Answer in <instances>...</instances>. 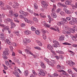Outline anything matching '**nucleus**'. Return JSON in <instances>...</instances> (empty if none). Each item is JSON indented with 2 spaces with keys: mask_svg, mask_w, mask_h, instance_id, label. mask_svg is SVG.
Wrapping results in <instances>:
<instances>
[{
  "mask_svg": "<svg viewBox=\"0 0 77 77\" xmlns=\"http://www.w3.org/2000/svg\"><path fill=\"white\" fill-rule=\"evenodd\" d=\"M36 42H37V43L38 44V45L39 46H42V44L40 41H39V40H36Z\"/></svg>",
  "mask_w": 77,
  "mask_h": 77,
  "instance_id": "4468645a",
  "label": "nucleus"
},
{
  "mask_svg": "<svg viewBox=\"0 0 77 77\" xmlns=\"http://www.w3.org/2000/svg\"><path fill=\"white\" fill-rule=\"evenodd\" d=\"M13 74H14L16 76H17V77H18V75H19V73L17 72H14L13 73Z\"/></svg>",
  "mask_w": 77,
  "mask_h": 77,
  "instance_id": "2f4dec72",
  "label": "nucleus"
},
{
  "mask_svg": "<svg viewBox=\"0 0 77 77\" xmlns=\"http://www.w3.org/2000/svg\"><path fill=\"white\" fill-rule=\"evenodd\" d=\"M72 46H73V47H75L76 48H77V45L76 44H73L72 45Z\"/></svg>",
  "mask_w": 77,
  "mask_h": 77,
  "instance_id": "338daca9",
  "label": "nucleus"
},
{
  "mask_svg": "<svg viewBox=\"0 0 77 77\" xmlns=\"http://www.w3.org/2000/svg\"><path fill=\"white\" fill-rule=\"evenodd\" d=\"M24 74L26 76H27L28 74H29V72H28V71L26 70L25 71Z\"/></svg>",
  "mask_w": 77,
  "mask_h": 77,
  "instance_id": "72a5a7b5",
  "label": "nucleus"
},
{
  "mask_svg": "<svg viewBox=\"0 0 77 77\" xmlns=\"http://www.w3.org/2000/svg\"><path fill=\"white\" fill-rule=\"evenodd\" d=\"M41 3L42 4V5H45L46 4H48V3H47L45 2L42 1L41 2Z\"/></svg>",
  "mask_w": 77,
  "mask_h": 77,
  "instance_id": "79ce46f5",
  "label": "nucleus"
},
{
  "mask_svg": "<svg viewBox=\"0 0 77 77\" xmlns=\"http://www.w3.org/2000/svg\"><path fill=\"white\" fill-rule=\"evenodd\" d=\"M68 72L70 74H72V70L71 69H68Z\"/></svg>",
  "mask_w": 77,
  "mask_h": 77,
  "instance_id": "c756f323",
  "label": "nucleus"
},
{
  "mask_svg": "<svg viewBox=\"0 0 77 77\" xmlns=\"http://www.w3.org/2000/svg\"><path fill=\"white\" fill-rule=\"evenodd\" d=\"M50 51L51 52V53H53L55 55H56V53H55V52H54V51H53V50H50Z\"/></svg>",
  "mask_w": 77,
  "mask_h": 77,
  "instance_id": "e2e57ef3",
  "label": "nucleus"
},
{
  "mask_svg": "<svg viewBox=\"0 0 77 77\" xmlns=\"http://www.w3.org/2000/svg\"><path fill=\"white\" fill-rule=\"evenodd\" d=\"M8 29H9V28H3L2 29V32H4L5 30H7Z\"/></svg>",
  "mask_w": 77,
  "mask_h": 77,
  "instance_id": "09e8293b",
  "label": "nucleus"
},
{
  "mask_svg": "<svg viewBox=\"0 0 77 77\" xmlns=\"http://www.w3.org/2000/svg\"><path fill=\"white\" fill-rule=\"evenodd\" d=\"M66 19L67 20H68V21H70V20H71V18L69 17H67Z\"/></svg>",
  "mask_w": 77,
  "mask_h": 77,
  "instance_id": "052dcab7",
  "label": "nucleus"
},
{
  "mask_svg": "<svg viewBox=\"0 0 77 77\" xmlns=\"http://www.w3.org/2000/svg\"><path fill=\"white\" fill-rule=\"evenodd\" d=\"M3 53L4 54H2V55H7V56H8V55H9V52H6L5 51H4Z\"/></svg>",
  "mask_w": 77,
  "mask_h": 77,
  "instance_id": "5701e85b",
  "label": "nucleus"
},
{
  "mask_svg": "<svg viewBox=\"0 0 77 77\" xmlns=\"http://www.w3.org/2000/svg\"><path fill=\"white\" fill-rule=\"evenodd\" d=\"M63 29L64 30H67L68 29H69V28L67 26H64L63 27Z\"/></svg>",
  "mask_w": 77,
  "mask_h": 77,
  "instance_id": "393cba45",
  "label": "nucleus"
},
{
  "mask_svg": "<svg viewBox=\"0 0 77 77\" xmlns=\"http://www.w3.org/2000/svg\"><path fill=\"white\" fill-rule=\"evenodd\" d=\"M31 29L32 31H35L36 30V28L33 26H32L31 27Z\"/></svg>",
  "mask_w": 77,
  "mask_h": 77,
  "instance_id": "37998d69",
  "label": "nucleus"
},
{
  "mask_svg": "<svg viewBox=\"0 0 77 77\" xmlns=\"http://www.w3.org/2000/svg\"><path fill=\"white\" fill-rule=\"evenodd\" d=\"M51 16L52 18H57V15H56V14L54 12L52 13L51 14Z\"/></svg>",
  "mask_w": 77,
  "mask_h": 77,
  "instance_id": "f03ea898",
  "label": "nucleus"
},
{
  "mask_svg": "<svg viewBox=\"0 0 77 77\" xmlns=\"http://www.w3.org/2000/svg\"><path fill=\"white\" fill-rule=\"evenodd\" d=\"M59 40L60 41H63L64 40V36L63 35L61 36L59 38Z\"/></svg>",
  "mask_w": 77,
  "mask_h": 77,
  "instance_id": "9d476101",
  "label": "nucleus"
},
{
  "mask_svg": "<svg viewBox=\"0 0 77 77\" xmlns=\"http://www.w3.org/2000/svg\"><path fill=\"white\" fill-rule=\"evenodd\" d=\"M19 17L20 18H22V19H24V17L22 15H20L19 16Z\"/></svg>",
  "mask_w": 77,
  "mask_h": 77,
  "instance_id": "4d7b16f0",
  "label": "nucleus"
},
{
  "mask_svg": "<svg viewBox=\"0 0 77 77\" xmlns=\"http://www.w3.org/2000/svg\"><path fill=\"white\" fill-rule=\"evenodd\" d=\"M34 48L36 49V50H41V48L39 47H35Z\"/></svg>",
  "mask_w": 77,
  "mask_h": 77,
  "instance_id": "c03bdc74",
  "label": "nucleus"
},
{
  "mask_svg": "<svg viewBox=\"0 0 77 77\" xmlns=\"http://www.w3.org/2000/svg\"><path fill=\"white\" fill-rule=\"evenodd\" d=\"M72 20L75 23L77 22V18H76L72 17Z\"/></svg>",
  "mask_w": 77,
  "mask_h": 77,
  "instance_id": "412c9836",
  "label": "nucleus"
},
{
  "mask_svg": "<svg viewBox=\"0 0 77 77\" xmlns=\"http://www.w3.org/2000/svg\"><path fill=\"white\" fill-rule=\"evenodd\" d=\"M7 20L8 21V22H10L11 23V22H12V20L10 18H8L7 19Z\"/></svg>",
  "mask_w": 77,
  "mask_h": 77,
  "instance_id": "4c0bfd02",
  "label": "nucleus"
},
{
  "mask_svg": "<svg viewBox=\"0 0 77 77\" xmlns=\"http://www.w3.org/2000/svg\"><path fill=\"white\" fill-rule=\"evenodd\" d=\"M47 63L48 65H50V66H54V64H53L52 62L51 61H49Z\"/></svg>",
  "mask_w": 77,
  "mask_h": 77,
  "instance_id": "ddd939ff",
  "label": "nucleus"
},
{
  "mask_svg": "<svg viewBox=\"0 0 77 77\" xmlns=\"http://www.w3.org/2000/svg\"><path fill=\"white\" fill-rule=\"evenodd\" d=\"M24 33L25 35H30L31 34V32L28 30H26L24 31Z\"/></svg>",
  "mask_w": 77,
  "mask_h": 77,
  "instance_id": "20e7f679",
  "label": "nucleus"
},
{
  "mask_svg": "<svg viewBox=\"0 0 77 77\" xmlns=\"http://www.w3.org/2000/svg\"><path fill=\"white\" fill-rule=\"evenodd\" d=\"M53 43L54 44H56V45H59V42L57 41L56 40H54L53 41Z\"/></svg>",
  "mask_w": 77,
  "mask_h": 77,
  "instance_id": "c85d7f7f",
  "label": "nucleus"
},
{
  "mask_svg": "<svg viewBox=\"0 0 77 77\" xmlns=\"http://www.w3.org/2000/svg\"><path fill=\"white\" fill-rule=\"evenodd\" d=\"M32 72L34 74V75H37V73L35 72V71H34V70H32Z\"/></svg>",
  "mask_w": 77,
  "mask_h": 77,
  "instance_id": "0e129e2a",
  "label": "nucleus"
},
{
  "mask_svg": "<svg viewBox=\"0 0 77 77\" xmlns=\"http://www.w3.org/2000/svg\"><path fill=\"white\" fill-rule=\"evenodd\" d=\"M0 39H2V40H5V38H4L3 37H0Z\"/></svg>",
  "mask_w": 77,
  "mask_h": 77,
  "instance_id": "69168bd1",
  "label": "nucleus"
},
{
  "mask_svg": "<svg viewBox=\"0 0 77 77\" xmlns=\"http://www.w3.org/2000/svg\"><path fill=\"white\" fill-rule=\"evenodd\" d=\"M33 21H35L36 22H38V19L36 17H33Z\"/></svg>",
  "mask_w": 77,
  "mask_h": 77,
  "instance_id": "c9c22d12",
  "label": "nucleus"
},
{
  "mask_svg": "<svg viewBox=\"0 0 77 77\" xmlns=\"http://www.w3.org/2000/svg\"><path fill=\"white\" fill-rule=\"evenodd\" d=\"M19 13L20 14H23V15H24L25 16H26V15H27V13H25L24 12V11H22V10H20V11H19Z\"/></svg>",
  "mask_w": 77,
  "mask_h": 77,
  "instance_id": "9b49d317",
  "label": "nucleus"
},
{
  "mask_svg": "<svg viewBox=\"0 0 77 77\" xmlns=\"http://www.w3.org/2000/svg\"><path fill=\"white\" fill-rule=\"evenodd\" d=\"M69 31H71L72 33H74L75 32V28H74L72 29H71V28H69Z\"/></svg>",
  "mask_w": 77,
  "mask_h": 77,
  "instance_id": "6e6552de",
  "label": "nucleus"
},
{
  "mask_svg": "<svg viewBox=\"0 0 77 77\" xmlns=\"http://www.w3.org/2000/svg\"><path fill=\"white\" fill-rule=\"evenodd\" d=\"M38 71L39 72V74L42 76H45V73L44 72L42 69H40L38 70Z\"/></svg>",
  "mask_w": 77,
  "mask_h": 77,
  "instance_id": "f257e3e1",
  "label": "nucleus"
},
{
  "mask_svg": "<svg viewBox=\"0 0 77 77\" xmlns=\"http://www.w3.org/2000/svg\"><path fill=\"white\" fill-rule=\"evenodd\" d=\"M13 15L15 17H17L18 16V14L17 13H15Z\"/></svg>",
  "mask_w": 77,
  "mask_h": 77,
  "instance_id": "5fc2aeb1",
  "label": "nucleus"
},
{
  "mask_svg": "<svg viewBox=\"0 0 77 77\" xmlns=\"http://www.w3.org/2000/svg\"><path fill=\"white\" fill-rule=\"evenodd\" d=\"M34 8L35 9H38V5L36 3H34Z\"/></svg>",
  "mask_w": 77,
  "mask_h": 77,
  "instance_id": "ea45409f",
  "label": "nucleus"
},
{
  "mask_svg": "<svg viewBox=\"0 0 77 77\" xmlns=\"http://www.w3.org/2000/svg\"><path fill=\"white\" fill-rule=\"evenodd\" d=\"M35 33L37 35H39L40 34V32L38 30H36L35 31Z\"/></svg>",
  "mask_w": 77,
  "mask_h": 77,
  "instance_id": "49530a36",
  "label": "nucleus"
},
{
  "mask_svg": "<svg viewBox=\"0 0 77 77\" xmlns=\"http://www.w3.org/2000/svg\"><path fill=\"white\" fill-rule=\"evenodd\" d=\"M11 29H12L13 28H14V27H15L16 26V25L13 22H11Z\"/></svg>",
  "mask_w": 77,
  "mask_h": 77,
  "instance_id": "7ed1b4c3",
  "label": "nucleus"
},
{
  "mask_svg": "<svg viewBox=\"0 0 77 77\" xmlns=\"http://www.w3.org/2000/svg\"><path fill=\"white\" fill-rule=\"evenodd\" d=\"M47 48L49 49V50H53V48L52 46L49 44L48 45Z\"/></svg>",
  "mask_w": 77,
  "mask_h": 77,
  "instance_id": "0eeeda50",
  "label": "nucleus"
},
{
  "mask_svg": "<svg viewBox=\"0 0 77 77\" xmlns=\"http://www.w3.org/2000/svg\"><path fill=\"white\" fill-rule=\"evenodd\" d=\"M43 38L44 39H45L47 38V37H46V35L45 34H42Z\"/></svg>",
  "mask_w": 77,
  "mask_h": 77,
  "instance_id": "de8ad7c7",
  "label": "nucleus"
},
{
  "mask_svg": "<svg viewBox=\"0 0 77 77\" xmlns=\"http://www.w3.org/2000/svg\"><path fill=\"white\" fill-rule=\"evenodd\" d=\"M65 4L66 5H71V2L69 1H66L65 2Z\"/></svg>",
  "mask_w": 77,
  "mask_h": 77,
  "instance_id": "1a4fd4ad",
  "label": "nucleus"
},
{
  "mask_svg": "<svg viewBox=\"0 0 77 77\" xmlns=\"http://www.w3.org/2000/svg\"><path fill=\"white\" fill-rule=\"evenodd\" d=\"M66 63L67 65H69L70 63H72V64H73V63H74V62H72V61L71 60H70L69 61H67L66 62Z\"/></svg>",
  "mask_w": 77,
  "mask_h": 77,
  "instance_id": "aec40b11",
  "label": "nucleus"
},
{
  "mask_svg": "<svg viewBox=\"0 0 77 77\" xmlns=\"http://www.w3.org/2000/svg\"><path fill=\"white\" fill-rule=\"evenodd\" d=\"M31 41L29 39H27V38H26L24 41H23L24 43H29V42H30Z\"/></svg>",
  "mask_w": 77,
  "mask_h": 77,
  "instance_id": "f8f14e48",
  "label": "nucleus"
},
{
  "mask_svg": "<svg viewBox=\"0 0 77 77\" xmlns=\"http://www.w3.org/2000/svg\"><path fill=\"white\" fill-rule=\"evenodd\" d=\"M60 8H58L56 10V12H57V13H59V12H60Z\"/></svg>",
  "mask_w": 77,
  "mask_h": 77,
  "instance_id": "774afa93",
  "label": "nucleus"
},
{
  "mask_svg": "<svg viewBox=\"0 0 77 77\" xmlns=\"http://www.w3.org/2000/svg\"><path fill=\"white\" fill-rule=\"evenodd\" d=\"M41 66L42 68L45 69V65L44 64V63L43 62L41 63Z\"/></svg>",
  "mask_w": 77,
  "mask_h": 77,
  "instance_id": "a211bd4d",
  "label": "nucleus"
},
{
  "mask_svg": "<svg viewBox=\"0 0 77 77\" xmlns=\"http://www.w3.org/2000/svg\"><path fill=\"white\" fill-rule=\"evenodd\" d=\"M62 44L63 45H71V44L66 42L63 43Z\"/></svg>",
  "mask_w": 77,
  "mask_h": 77,
  "instance_id": "bb28decb",
  "label": "nucleus"
},
{
  "mask_svg": "<svg viewBox=\"0 0 77 77\" xmlns=\"http://www.w3.org/2000/svg\"><path fill=\"white\" fill-rule=\"evenodd\" d=\"M57 5L59 7H61L62 6V4L61 3H58L57 4Z\"/></svg>",
  "mask_w": 77,
  "mask_h": 77,
  "instance_id": "3c124183",
  "label": "nucleus"
},
{
  "mask_svg": "<svg viewBox=\"0 0 77 77\" xmlns=\"http://www.w3.org/2000/svg\"><path fill=\"white\" fill-rule=\"evenodd\" d=\"M63 24H64V22H63L60 21L57 23V25L58 26H61L63 25Z\"/></svg>",
  "mask_w": 77,
  "mask_h": 77,
  "instance_id": "f3484780",
  "label": "nucleus"
},
{
  "mask_svg": "<svg viewBox=\"0 0 77 77\" xmlns=\"http://www.w3.org/2000/svg\"><path fill=\"white\" fill-rule=\"evenodd\" d=\"M6 7L7 9H9V10H10V9H11V7H10V6L8 5H6Z\"/></svg>",
  "mask_w": 77,
  "mask_h": 77,
  "instance_id": "a18cd8bd",
  "label": "nucleus"
},
{
  "mask_svg": "<svg viewBox=\"0 0 77 77\" xmlns=\"http://www.w3.org/2000/svg\"><path fill=\"white\" fill-rule=\"evenodd\" d=\"M57 52L58 53H59V54H63V52L61 51H57Z\"/></svg>",
  "mask_w": 77,
  "mask_h": 77,
  "instance_id": "8fccbe9b",
  "label": "nucleus"
},
{
  "mask_svg": "<svg viewBox=\"0 0 77 77\" xmlns=\"http://www.w3.org/2000/svg\"><path fill=\"white\" fill-rule=\"evenodd\" d=\"M4 51H5L6 52H8L9 53V49L8 48H5Z\"/></svg>",
  "mask_w": 77,
  "mask_h": 77,
  "instance_id": "680f3d73",
  "label": "nucleus"
},
{
  "mask_svg": "<svg viewBox=\"0 0 77 77\" xmlns=\"http://www.w3.org/2000/svg\"><path fill=\"white\" fill-rule=\"evenodd\" d=\"M6 42L8 45H11L12 44V43L11 42L9 41V40L8 39H6Z\"/></svg>",
  "mask_w": 77,
  "mask_h": 77,
  "instance_id": "6ab92c4d",
  "label": "nucleus"
},
{
  "mask_svg": "<svg viewBox=\"0 0 77 77\" xmlns=\"http://www.w3.org/2000/svg\"><path fill=\"white\" fill-rule=\"evenodd\" d=\"M57 68L58 69H63V67H62L61 66L59 65H57Z\"/></svg>",
  "mask_w": 77,
  "mask_h": 77,
  "instance_id": "dca6fc26",
  "label": "nucleus"
},
{
  "mask_svg": "<svg viewBox=\"0 0 77 77\" xmlns=\"http://www.w3.org/2000/svg\"><path fill=\"white\" fill-rule=\"evenodd\" d=\"M44 59L45 60V61H46V62H47V63H48V61H49V60H48V59H47L46 58H44Z\"/></svg>",
  "mask_w": 77,
  "mask_h": 77,
  "instance_id": "13d9d810",
  "label": "nucleus"
},
{
  "mask_svg": "<svg viewBox=\"0 0 77 77\" xmlns=\"http://www.w3.org/2000/svg\"><path fill=\"white\" fill-rule=\"evenodd\" d=\"M10 14L11 16H13L14 15V13L13 12V11L12 10H11L9 11Z\"/></svg>",
  "mask_w": 77,
  "mask_h": 77,
  "instance_id": "473e14b6",
  "label": "nucleus"
},
{
  "mask_svg": "<svg viewBox=\"0 0 77 77\" xmlns=\"http://www.w3.org/2000/svg\"><path fill=\"white\" fill-rule=\"evenodd\" d=\"M44 26L46 27H48V28H50V25L45 23L44 24Z\"/></svg>",
  "mask_w": 77,
  "mask_h": 77,
  "instance_id": "7c9ffc66",
  "label": "nucleus"
},
{
  "mask_svg": "<svg viewBox=\"0 0 77 77\" xmlns=\"http://www.w3.org/2000/svg\"><path fill=\"white\" fill-rule=\"evenodd\" d=\"M42 32L43 34H45V33H46V31L44 29H42Z\"/></svg>",
  "mask_w": 77,
  "mask_h": 77,
  "instance_id": "bf43d9fd",
  "label": "nucleus"
},
{
  "mask_svg": "<svg viewBox=\"0 0 77 77\" xmlns=\"http://www.w3.org/2000/svg\"><path fill=\"white\" fill-rule=\"evenodd\" d=\"M26 25H25V23H22L21 24L20 26L21 27H24Z\"/></svg>",
  "mask_w": 77,
  "mask_h": 77,
  "instance_id": "603ef678",
  "label": "nucleus"
},
{
  "mask_svg": "<svg viewBox=\"0 0 77 77\" xmlns=\"http://www.w3.org/2000/svg\"><path fill=\"white\" fill-rule=\"evenodd\" d=\"M48 6V4H46L45 5H44L43 6V8H44V9H47V6Z\"/></svg>",
  "mask_w": 77,
  "mask_h": 77,
  "instance_id": "b1692460",
  "label": "nucleus"
},
{
  "mask_svg": "<svg viewBox=\"0 0 77 77\" xmlns=\"http://www.w3.org/2000/svg\"><path fill=\"white\" fill-rule=\"evenodd\" d=\"M14 33L18 36H20V31H16L14 32Z\"/></svg>",
  "mask_w": 77,
  "mask_h": 77,
  "instance_id": "2eb2a0df",
  "label": "nucleus"
},
{
  "mask_svg": "<svg viewBox=\"0 0 77 77\" xmlns=\"http://www.w3.org/2000/svg\"><path fill=\"white\" fill-rule=\"evenodd\" d=\"M61 20L62 21L61 22H64V24L65 23L66 24L68 23V21H67V20H66L65 18H61Z\"/></svg>",
  "mask_w": 77,
  "mask_h": 77,
  "instance_id": "423d86ee",
  "label": "nucleus"
},
{
  "mask_svg": "<svg viewBox=\"0 0 77 77\" xmlns=\"http://www.w3.org/2000/svg\"><path fill=\"white\" fill-rule=\"evenodd\" d=\"M0 26H1L2 27H3V28H9L8 26H6L4 25V24H0Z\"/></svg>",
  "mask_w": 77,
  "mask_h": 77,
  "instance_id": "a878e982",
  "label": "nucleus"
},
{
  "mask_svg": "<svg viewBox=\"0 0 77 77\" xmlns=\"http://www.w3.org/2000/svg\"><path fill=\"white\" fill-rule=\"evenodd\" d=\"M48 17L49 19L50 20V21H52L53 20V19L51 18V17L50 15H48Z\"/></svg>",
  "mask_w": 77,
  "mask_h": 77,
  "instance_id": "864d4df0",
  "label": "nucleus"
},
{
  "mask_svg": "<svg viewBox=\"0 0 77 77\" xmlns=\"http://www.w3.org/2000/svg\"><path fill=\"white\" fill-rule=\"evenodd\" d=\"M25 51L26 53H27V54H29V52H30V51H29V50H28L27 49H25Z\"/></svg>",
  "mask_w": 77,
  "mask_h": 77,
  "instance_id": "58836bf2",
  "label": "nucleus"
},
{
  "mask_svg": "<svg viewBox=\"0 0 77 77\" xmlns=\"http://www.w3.org/2000/svg\"><path fill=\"white\" fill-rule=\"evenodd\" d=\"M2 57L4 59L6 60V59H8V58H7V57L6 56V55H2Z\"/></svg>",
  "mask_w": 77,
  "mask_h": 77,
  "instance_id": "a19ab883",
  "label": "nucleus"
},
{
  "mask_svg": "<svg viewBox=\"0 0 77 77\" xmlns=\"http://www.w3.org/2000/svg\"><path fill=\"white\" fill-rule=\"evenodd\" d=\"M24 20L27 23H31V21L29 20H28V19H27L26 18H25L24 19Z\"/></svg>",
  "mask_w": 77,
  "mask_h": 77,
  "instance_id": "cd10ccee",
  "label": "nucleus"
},
{
  "mask_svg": "<svg viewBox=\"0 0 77 77\" xmlns=\"http://www.w3.org/2000/svg\"><path fill=\"white\" fill-rule=\"evenodd\" d=\"M64 13L63 12V11H61L60 12V14L61 15H62V16H63L64 15Z\"/></svg>",
  "mask_w": 77,
  "mask_h": 77,
  "instance_id": "6e6d98bb",
  "label": "nucleus"
},
{
  "mask_svg": "<svg viewBox=\"0 0 77 77\" xmlns=\"http://www.w3.org/2000/svg\"><path fill=\"white\" fill-rule=\"evenodd\" d=\"M50 29L51 30H54L55 31H57L58 32H59V28L57 27H56L55 29L54 28H50Z\"/></svg>",
  "mask_w": 77,
  "mask_h": 77,
  "instance_id": "39448f33",
  "label": "nucleus"
},
{
  "mask_svg": "<svg viewBox=\"0 0 77 77\" xmlns=\"http://www.w3.org/2000/svg\"><path fill=\"white\" fill-rule=\"evenodd\" d=\"M40 15L41 16V17H42V18H46V16H45L44 15V14L43 13H41L40 14Z\"/></svg>",
  "mask_w": 77,
  "mask_h": 77,
  "instance_id": "f704fd0d",
  "label": "nucleus"
},
{
  "mask_svg": "<svg viewBox=\"0 0 77 77\" xmlns=\"http://www.w3.org/2000/svg\"><path fill=\"white\" fill-rule=\"evenodd\" d=\"M69 23L70 24H71L72 25H74L75 24V22L72 20L70 21Z\"/></svg>",
  "mask_w": 77,
  "mask_h": 77,
  "instance_id": "4be33fe9",
  "label": "nucleus"
},
{
  "mask_svg": "<svg viewBox=\"0 0 77 77\" xmlns=\"http://www.w3.org/2000/svg\"><path fill=\"white\" fill-rule=\"evenodd\" d=\"M0 6L1 7H3L4 6V3L0 1Z\"/></svg>",
  "mask_w": 77,
  "mask_h": 77,
  "instance_id": "e433bc0d",
  "label": "nucleus"
}]
</instances>
